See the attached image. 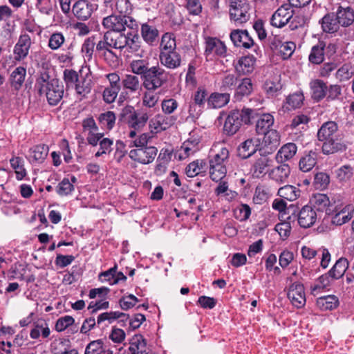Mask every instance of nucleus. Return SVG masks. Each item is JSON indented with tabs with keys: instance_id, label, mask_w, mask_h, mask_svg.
Segmentation results:
<instances>
[{
	"instance_id": "obj_21",
	"label": "nucleus",
	"mask_w": 354,
	"mask_h": 354,
	"mask_svg": "<svg viewBox=\"0 0 354 354\" xmlns=\"http://www.w3.org/2000/svg\"><path fill=\"white\" fill-rule=\"evenodd\" d=\"M50 334V330L46 321L42 318L33 322V328L30 332L32 339H38L40 336L47 338Z\"/></svg>"
},
{
	"instance_id": "obj_60",
	"label": "nucleus",
	"mask_w": 354,
	"mask_h": 354,
	"mask_svg": "<svg viewBox=\"0 0 354 354\" xmlns=\"http://www.w3.org/2000/svg\"><path fill=\"white\" fill-rule=\"evenodd\" d=\"M97 52L100 53V56L104 58L109 65L113 66L118 64V57L111 48L105 47V49L97 50Z\"/></svg>"
},
{
	"instance_id": "obj_15",
	"label": "nucleus",
	"mask_w": 354,
	"mask_h": 354,
	"mask_svg": "<svg viewBox=\"0 0 354 354\" xmlns=\"http://www.w3.org/2000/svg\"><path fill=\"white\" fill-rule=\"evenodd\" d=\"M288 298L296 308H300L304 306L306 300L304 286L300 283H292L289 287Z\"/></svg>"
},
{
	"instance_id": "obj_56",
	"label": "nucleus",
	"mask_w": 354,
	"mask_h": 354,
	"mask_svg": "<svg viewBox=\"0 0 354 354\" xmlns=\"http://www.w3.org/2000/svg\"><path fill=\"white\" fill-rule=\"evenodd\" d=\"M10 162L11 167L15 169L17 178L18 180H22L26 175L23 159L20 157H14L10 159Z\"/></svg>"
},
{
	"instance_id": "obj_18",
	"label": "nucleus",
	"mask_w": 354,
	"mask_h": 354,
	"mask_svg": "<svg viewBox=\"0 0 354 354\" xmlns=\"http://www.w3.org/2000/svg\"><path fill=\"white\" fill-rule=\"evenodd\" d=\"M94 6L86 0H78L72 8L74 15L80 20H87L92 15Z\"/></svg>"
},
{
	"instance_id": "obj_2",
	"label": "nucleus",
	"mask_w": 354,
	"mask_h": 354,
	"mask_svg": "<svg viewBox=\"0 0 354 354\" xmlns=\"http://www.w3.org/2000/svg\"><path fill=\"white\" fill-rule=\"evenodd\" d=\"M337 130V124L333 121L326 122L319 128L317 138L323 142L322 149L324 154H332L346 149V145L336 138Z\"/></svg>"
},
{
	"instance_id": "obj_39",
	"label": "nucleus",
	"mask_w": 354,
	"mask_h": 354,
	"mask_svg": "<svg viewBox=\"0 0 354 354\" xmlns=\"http://www.w3.org/2000/svg\"><path fill=\"white\" fill-rule=\"evenodd\" d=\"M198 150V148L196 144L191 141H186L177 151L175 157L180 160H183L194 155Z\"/></svg>"
},
{
	"instance_id": "obj_64",
	"label": "nucleus",
	"mask_w": 354,
	"mask_h": 354,
	"mask_svg": "<svg viewBox=\"0 0 354 354\" xmlns=\"http://www.w3.org/2000/svg\"><path fill=\"white\" fill-rule=\"evenodd\" d=\"M138 302V298L135 297L133 295L123 296L119 300L120 306L124 310H127L133 308Z\"/></svg>"
},
{
	"instance_id": "obj_32",
	"label": "nucleus",
	"mask_w": 354,
	"mask_h": 354,
	"mask_svg": "<svg viewBox=\"0 0 354 354\" xmlns=\"http://www.w3.org/2000/svg\"><path fill=\"white\" fill-rule=\"evenodd\" d=\"M129 319V315L119 311H111L101 313L97 319V324L100 326L102 322L107 321L111 324L116 319H120L119 322H124Z\"/></svg>"
},
{
	"instance_id": "obj_25",
	"label": "nucleus",
	"mask_w": 354,
	"mask_h": 354,
	"mask_svg": "<svg viewBox=\"0 0 354 354\" xmlns=\"http://www.w3.org/2000/svg\"><path fill=\"white\" fill-rule=\"evenodd\" d=\"M274 124V116L270 113H263L261 115L255 125V131L258 136L265 133L266 131L273 128Z\"/></svg>"
},
{
	"instance_id": "obj_52",
	"label": "nucleus",
	"mask_w": 354,
	"mask_h": 354,
	"mask_svg": "<svg viewBox=\"0 0 354 354\" xmlns=\"http://www.w3.org/2000/svg\"><path fill=\"white\" fill-rule=\"evenodd\" d=\"M176 40L174 35L171 33H165L162 37L160 45V52L175 51Z\"/></svg>"
},
{
	"instance_id": "obj_14",
	"label": "nucleus",
	"mask_w": 354,
	"mask_h": 354,
	"mask_svg": "<svg viewBox=\"0 0 354 354\" xmlns=\"http://www.w3.org/2000/svg\"><path fill=\"white\" fill-rule=\"evenodd\" d=\"M319 216V213L312 205H307L298 214V223L301 227L308 228L316 223Z\"/></svg>"
},
{
	"instance_id": "obj_54",
	"label": "nucleus",
	"mask_w": 354,
	"mask_h": 354,
	"mask_svg": "<svg viewBox=\"0 0 354 354\" xmlns=\"http://www.w3.org/2000/svg\"><path fill=\"white\" fill-rule=\"evenodd\" d=\"M142 86L145 89H155V66L149 68L142 75Z\"/></svg>"
},
{
	"instance_id": "obj_34",
	"label": "nucleus",
	"mask_w": 354,
	"mask_h": 354,
	"mask_svg": "<svg viewBox=\"0 0 354 354\" xmlns=\"http://www.w3.org/2000/svg\"><path fill=\"white\" fill-rule=\"evenodd\" d=\"M230 101V94L214 93L207 100V106L211 109H219L226 105Z\"/></svg>"
},
{
	"instance_id": "obj_13",
	"label": "nucleus",
	"mask_w": 354,
	"mask_h": 354,
	"mask_svg": "<svg viewBox=\"0 0 354 354\" xmlns=\"http://www.w3.org/2000/svg\"><path fill=\"white\" fill-rule=\"evenodd\" d=\"M354 212V206L343 203L335 205L333 209L332 223L337 225H342L352 218Z\"/></svg>"
},
{
	"instance_id": "obj_35",
	"label": "nucleus",
	"mask_w": 354,
	"mask_h": 354,
	"mask_svg": "<svg viewBox=\"0 0 354 354\" xmlns=\"http://www.w3.org/2000/svg\"><path fill=\"white\" fill-rule=\"evenodd\" d=\"M260 136H263L261 144L265 147L273 148L277 147L280 143L281 136L278 131L274 128L268 130L265 133H262Z\"/></svg>"
},
{
	"instance_id": "obj_8",
	"label": "nucleus",
	"mask_w": 354,
	"mask_h": 354,
	"mask_svg": "<svg viewBox=\"0 0 354 354\" xmlns=\"http://www.w3.org/2000/svg\"><path fill=\"white\" fill-rule=\"evenodd\" d=\"M102 24L107 31L123 32L126 26L130 29L136 28L138 25L133 18H125L122 15H111L103 19Z\"/></svg>"
},
{
	"instance_id": "obj_26",
	"label": "nucleus",
	"mask_w": 354,
	"mask_h": 354,
	"mask_svg": "<svg viewBox=\"0 0 354 354\" xmlns=\"http://www.w3.org/2000/svg\"><path fill=\"white\" fill-rule=\"evenodd\" d=\"M322 30L326 33H335L338 31L339 24L335 13H328L319 21Z\"/></svg>"
},
{
	"instance_id": "obj_11",
	"label": "nucleus",
	"mask_w": 354,
	"mask_h": 354,
	"mask_svg": "<svg viewBox=\"0 0 354 354\" xmlns=\"http://www.w3.org/2000/svg\"><path fill=\"white\" fill-rule=\"evenodd\" d=\"M354 212V206L343 203L335 205L333 209L332 223L337 225H342L352 218Z\"/></svg>"
},
{
	"instance_id": "obj_5",
	"label": "nucleus",
	"mask_w": 354,
	"mask_h": 354,
	"mask_svg": "<svg viewBox=\"0 0 354 354\" xmlns=\"http://www.w3.org/2000/svg\"><path fill=\"white\" fill-rule=\"evenodd\" d=\"M148 118L147 113H138L133 106H126L119 114L118 122L127 125L130 129L140 130L145 126Z\"/></svg>"
},
{
	"instance_id": "obj_20",
	"label": "nucleus",
	"mask_w": 354,
	"mask_h": 354,
	"mask_svg": "<svg viewBox=\"0 0 354 354\" xmlns=\"http://www.w3.org/2000/svg\"><path fill=\"white\" fill-rule=\"evenodd\" d=\"M230 39L238 47L250 48L254 45V41L247 30H234L230 34Z\"/></svg>"
},
{
	"instance_id": "obj_58",
	"label": "nucleus",
	"mask_w": 354,
	"mask_h": 354,
	"mask_svg": "<svg viewBox=\"0 0 354 354\" xmlns=\"http://www.w3.org/2000/svg\"><path fill=\"white\" fill-rule=\"evenodd\" d=\"M252 82L250 78H243L238 85L236 93L238 95L245 96L250 95L252 91Z\"/></svg>"
},
{
	"instance_id": "obj_24",
	"label": "nucleus",
	"mask_w": 354,
	"mask_h": 354,
	"mask_svg": "<svg viewBox=\"0 0 354 354\" xmlns=\"http://www.w3.org/2000/svg\"><path fill=\"white\" fill-rule=\"evenodd\" d=\"M297 151V147L295 143L288 142L283 145L277 151L275 159L277 162H284L292 159Z\"/></svg>"
},
{
	"instance_id": "obj_49",
	"label": "nucleus",
	"mask_w": 354,
	"mask_h": 354,
	"mask_svg": "<svg viewBox=\"0 0 354 354\" xmlns=\"http://www.w3.org/2000/svg\"><path fill=\"white\" fill-rule=\"evenodd\" d=\"M205 168L206 164L203 160H196L187 166L185 172L188 177L192 178L203 171Z\"/></svg>"
},
{
	"instance_id": "obj_6",
	"label": "nucleus",
	"mask_w": 354,
	"mask_h": 354,
	"mask_svg": "<svg viewBox=\"0 0 354 354\" xmlns=\"http://www.w3.org/2000/svg\"><path fill=\"white\" fill-rule=\"evenodd\" d=\"M252 110L250 109H243L241 111L239 110H232L226 117L223 124V132L227 136L235 134L240 129L243 122L248 124L250 122Z\"/></svg>"
},
{
	"instance_id": "obj_41",
	"label": "nucleus",
	"mask_w": 354,
	"mask_h": 354,
	"mask_svg": "<svg viewBox=\"0 0 354 354\" xmlns=\"http://www.w3.org/2000/svg\"><path fill=\"white\" fill-rule=\"evenodd\" d=\"M310 203L318 213L326 209L330 205V201L328 196L324 194H315L310 199Z\"/></svg>"
},
{
	"instance_id": "obj_43",
	"label": "nucleus",
	"mask_w": 354,
	"mask_h": 354,
	"mask_svg": "<svg viewBox=\"0 0 354 354\" xmlns=\"http://www.w3.org/2000/svg\"><path fill=\"white\" fill-rule=\"evenodd\" d=\"M348 267V262L346 259L340 258L337 260L333 267L328 272L329 275L337 279L342 277Z\"/></svg>"
},
{
	"instance_id": "obj_4",
	"label": "nucleus",
	"mask_w": 354,
	"mask_h": 354,
	"mask_svg": "<svg viewBox=\"0 0 354 354\" xmlns=\"http://www.w3.org/2000/svg\"><path fill=\"white\" fill-rule=\"evenodd\" d=\"M229 158L228 149L221 146L212 157L209 158V176L215 182L221 181L226 176L225 164Z\"/></svg>"
},
{
	"instance_id": "obj_1",
	"label": "nucleus",
	"mask_w": 354,
	"mask_h": 354,
	"mask_svg": "<svg viewBox=\"0 0 354 354\" xmlns=\"http://www.w3.org/2000/svg\"><path fill=\"white\" fill-rule=\"evenodd\" d=\"M35 88L39 95H46L47 102L50 106L58 104L64 96L63 84L58 79H50L46 73L41 74L37 79Z\"/></svg>"
},
{
	"instance_id": "obj_38",
	"label": "nucleus",
	"mask_w": 354,
	"mask_h": 354,
	"mask_svg": "<svg viewBox=\"0 0 354 354\" xmlns=\"http://www.w3.org/2000/svg\"><path fill=\"white\" fill-rule=\"evenodd\" d=\"M325 43L319 41L317 44L313 46L309 55V61L315 64H321L324 59Z\"/></svg>"
},
{
	"instance_id": "obj_3",
	"label": "nucleus",
	"mask_w": 354,
	"mask_h": 354,
	"mask_svg": "<svg viewBox=\"0 0 354 354\" xmlns=\"http://www.w3.org/2000/svg\"><path fill=\"white\" fill-rule=\"evenodd\" d=\"M83 68L78 73L73 69H65L64 71V80L68 88H74L76 94L80 97V99L84 98L90 93L92 88V78L89 69L88 72L83 75Z\"/></svg>"
},
{
	"instance_id": "obj_27",
	"label": "nucleus",
	"mask_w": 354,
	"mask_h": 354,
	"mask_svg": "<svg viewBox=\"0 0 354 354\" xmlns=\"http://www.w3.org/2000/svg\"><path fill=\"white\" fill-rule=\"evenodd\" d=\"M48 147L44 144H40L30 148L29 150V160L31 163H41L46 158L48 153Z\"/></svg>"
},
{
	"instance_id": "obj_16",
	"label": "nucleus",
	"mask_w": 354,
	"mask_h": 354,
	"mask_svg": "<svg viewBox=\"0 0 354 354\" xmlns=\"http://www.w3.org/2000/svg\"><path fill=\"white\" fill-rule=\"evenodd\" d=\"M31 46V39L28 34L20 35L17 44L14 47L15 59L21 61L25 59L29 53Z\"/></svg>"
},
{
	"instance_id": "obj_57",
	"label": "nucleus",
	"mask_w": 354,
	"mask_h": 354,
	"mask_svg": "<svg viewBox=\"0 0 354 354\" xmlns=\"http://www.w3.org/2000/svg\"><path fill=\"white\" fill-rule=\"evenodd\" d=\"M98 120L102 125L106 127L107 129L111 130L115 125L116 117L113 111H108L101 113L99 115Z\"/></svg>"
},
{
	"instance_id": "obj_59",
	"label": "nucleus",
	"mask_w": 354,
	"mask_h": 354,
	"mask_svg": "<svg viewBox=\"0 0 354 354\" xmlns=\"http://www.w3.org/2000/svg\"><path fill=\"white\" fill-rule=\"evenodd\" d=\"M141 35L144 41L149 45L155 41V28L147 24H143L141 27Z\"/></svg>"
},
{
	"instance_id": "obj_44",
	"label": "nucleus",
	"mask_w": 354,
	"mask_h": 354,
	"mask_svg": "<svg viewBox=\"0 0 354 354\" xmlns=\"http://www.w3.org/2000/svg\"><path fill=\"white\" fill-rule=\"evenodd\" d=\"M330 277H331L329 274H323L319 277L311 286V293L316 295L322 290L327 289L330 286L331 283Z\"/></svg>"
},
{
	"instance_id": "obj_7",
	"label": "nucleus",
	"mask_w": 354,
	"mask_h": 354,
	"mask_svg": "<svg viewBox=\"0 0 354 354\" xmlns=\"http://www.w3.org/2000/svg\"><path fill=\"white\" fill-rule=\"evenodd\" d=\"M231 21L236 25L246 23L250 17V6L247 0H228Z\"/></svg>"
},
{
	"instance_id": "obj_47",
	"label": "nucleus",
	"mask_w": 354,
	"mask_h": 354,
	"mask_svg": "<svg viewBox=\"0 0 354 354\" xmlns=\"http://www.w3.org/2000/svg\"><path fill=\"white\" fill-rule=\"evenodd\" d=\"M316 163L317 155L315 152L310 151L300 159L299 166L300 170L304 172H308L315 166Z\"/></svg>"
},
{
	"instance_id": "obj_53",
	"label": "nucleus",
	"mask_w": 354,
	"mask_h": 354,
	"mask_svg": "<svg viewBox=\"0 0 354 354\" xmlns=\"http://www.w3.org/2000/svg\"><path fill=\"white\" fill-rule=\"evenodd\" d=\"M124 88L134 93L140 87V80L138 76L134 75H126L122 81Z\"/></svg>"
},
{
	"instance_id": "obj_51",
	"label": "nucleus",
	"mask_w": 354,
	"mask_h": 354,
	"mask_svg": "<svg viewBox=\"0 0 354 354\" xmlns=\"http://www.w3.org/2000/svg\"><path fill=\"white\" fill-rule=\"evenodd\" d=\"M281 84L277 77L268 79L263 84V90L268 96L273 97L280 91Z\"/></svg>"
},
{
	"instance_id": "obj_37",
	"label": "nucleus",
	"mask_w": 354,
	"mask_h": 354,
	"mask_svg": "<svg viewBox=\"0 0 354 354\" xmlns=\"http://www.w3.org/2000/svg\"><path fill=\"white\" fill-rule=\"evenodd\" d=\"M310 87L313 99L319 101L326 96L327 86L322 80H312L310 82Z\"/></svg>"
},
{
	"instance_id": "obj_40",
	"label": "nucleus",
	"mask_w": 354,
	"mask_h": 354,
	"mask_svg": "<svg viewBox=\"0 0 354 354\" xmlns=\"http://www.w3.org/2000/svg\"><path fill=\"white\" fill-rule=\"evenodd\" d=\"M133 7L129 0H114L113 13H119L125 18H133L129 16Z\"/></svg>"
},
{
	"instance_id": "obj_62",
	"label": "nucleus",
	"mask_w": 354,
	"mask_h": 354,
	"mask_svg": "<svg viewBox=\"0 0 354 354\" xmlns=\"http://www.w3.org/2000/svg\"><path fill=\"white\" fill-rule=\"evenodd\" d=\"M336 177L339 181H348L353 176V168L348 165H344L335 171Z\"/></svg>"
},
{
	"instance_id": "obj_55",
	"label": "nucleus",
	"mask_w": 354,
	"mask_h": 354,
	"mask_svg": "<svg viewBox=\"0 0 354 354\" xmlns=\"http://www.w3.org/2000/svg\"><path fill=\"white\" fill-rule=\"evenodd\" d=\"M105 348L102 339L90 342L85 348L84 354H104Z\"/></svg>"
},
{
	"instance_id": "obj_46",
	"label": "nucleus",
	"mask_w": 354,
	"mask_h": 354,
	"mask_svg": "<svg viewBox=\"0 0 354 354\" xmlns=\"http://www.w3.org/2000/svg\"><path fill=\"white\" fill-rule=\"evenodd\" d=\"M317 306L322 310H333L338 306V299L334 295H327L317 299Z\"/></svg>"
},
{
	"instance_id": "obj_10",
	"label": "nucleus",
	"mask_w": 354,
	"mask_h": 354,
	"mask_svg": "<svg viewBox=\"0 0 354 354\" xmlns=\"http://www.w3.org/2000/svg\"><path fill=\"white\" fill-rule=\"evenodd\" d=\"M294 15V10L290 4L280 6L272 15L270 24L276 28L285 26Z\"/></svg>"
},
{
	"instance_id": "obj_28",
	"label": "nucleus",
	"mask_w": 354,
	"mask_h": 354,
	"mask_svg": "<svg viewBox=\"0 0 354 354\" xmlns=\"http://www.w3.org/2000/svg\"><path fill=\"white\" fill-rule=\"evenodd\" d=\"M339 26L347 27L354 22V11L350 7H339L335 14Z\"/></svg>"
},
{
	"instance_id": "obj_30",
	"label": "nucleus",
	"mask_w": 354,
	"mask_h": 354,
	"mask_svg": "<svg viewBox=\"0 0 354 354\" xmlns=\"http://www.w3.org/2000/svg\"><path fill=\"white\" fill-rule=\"evenodd\" d=\"M290 174V168L288 165L283 164L272 169L269 173L270 177L279 183L287 181Z\"/></svg>"
},
{
	"instance_id": "obj_45",
	"label": "nucleus",
	"mask_w": 354,
	"mask_h": 354,
	"mask_svg": "<svg viewBox=\"0 0 354 354\" xmlns=\"http://www.w3.org/2000/svg\"><path fill=\"white\" fill-rule=\"evenodd\" d=\"M277 194L289 201H295L300 195V190L292 185H286L279 189Z\"/></svg>"
},
{
	"instance_id": "obj_48",
	"label": "nucleus",
	"mask_w": 354,
	"mask_h": 354,
	"mask_svg": "<svg viewBox=\"0 0 354 354\" xmlns=\"http://www.w3.org/2000/svg\"><path fill=\"white\" fill-rule=\"evenodd\" d=\"M354 76V65L351 63H346L336 71L335 77L339 82L349 80Z\"/></svg>"
},
{
	"instance_id": "obj_61",
	"label": "nucleus",
	"mask_w": 354,
	"mask_h": 354,
	"mask_svg": "<svg viewBox=\"0 0 354 354\" xmlns=\"http://www.w3.org/2000/svg\"><path fill=\"white\" fill-rule=\"evenodd\" d=\"M65 37L62 32L53 33L48 40V47L51 50L59 49L64 43Z\"/></svg>"
},
{
	"instance_id": "obj_42",
	"label": "nucleus",
	"mask_w": 354,
	"mask_h": 354,
	"mask_svg": "<svg viewBox=\"0 0 354 354\" xmlns=\"http://www.w3.org/2000/svg\"><path fill=\"white\" fill-rule=\"evenodd\" d=\"M304 99V95L300 92L290 94L287 97L283 108L287 111L299 108L303 104Z\"/></svg>"
},
{
	"instance_id": "obj_23",
	"label": "nucleus",
	"mask_w": 354,
	"mask_h": 354,
	"mask_svg": "<svg viewBox=\"0 0 354 354\" xmlns=\"http://www.w3.org/2000/svg\"><path fill=\"white\" fill-rule=\"evenodd\" d=\"M261 145L259 138H250L244 141L239 147V154L243 158H247L252 156Z\"/></svg>"
},
{
	"instance_id": "obj_63",
	"label": "nucleus",
	"mask_w": 354,
	"mask_h": 354,
	"mask_svg": "<svg viewBox=\"0 0 354 354\" xmlns=\"http://www.w3.org/2000/svg\"><path fill=\"white\" fill-rule=\"evenodd\" d=\"M330 183L329 176L324 172L316 174L314 178V184L317 189H323L327 187Z\"/></svg>"
},
{
	"instance_id": "obj_19",
	"label": "nucleus",
	"mask_w": 354,
	"mask_h": 354,
	"mask_svg": "<svg viewBox=\"0 0 354 354\" xmlns=\"http://www.w3.org/2000/svg\"><path fill=\"white\" fill-rule=\"evenodd\" d=\"M255 64L256 58L253 55H246L239 59L234 68L239 75H246L253 72Z\"/></svg>"
},
{
	"instance_id": "obj_9",
	"label": "nucleus",
	"mask_w": 354,
	"mask_h": 354,
	"mask_svg": "<svg viewBox=\"0 0 354 354\" xmlns=\"http://www.w3.org/2000/svg\"><path fill=\"white\" fill-rule=\"evenodd\" d=\"M126 34L122 32L106 31L101 40L96 45V50L109 48L122 50L124 48L126 43Z\"/></svg>"
},
{
	"instance_id": "obj_31",
	"label": "nucleus",
	"mask_w": 354,
	"mask_h": 354,
	"mask_svg": "<svg viewBox=\"0 0 354 354\" xmlns=\"http://www.w3.org/2000/svg\"><path fill=\"white\" fill-rule=\"evenodd\" d=\"M160 60L169 68H176L180 64V55L176 51L160 52Z\"/></svg>"
},
{
	"instance_id": "obj_50",
	"label": "nucleus",
	"mask_w": 354,
	"mask_h": 354,
	"mask_svg": "<svg viewBox=\"0 0 354 354\" xmlns=\"http://www.w3.org/2000/svg\"><path fill=\"white\" fill-rule=\"evenodd\" d=\"M96 45L94 37H88L84 40L81 50L85 61L90 62L92 60L95 46Z\"/></svg>"
},
{
	"instance_id": "obj_22",
	"label": "nucleus",
	"mask_w": 354,
	"mask_h": 354,
	"mask_svg": "<svg viewBox=\"0 0 354 354\" xmlns=\"http://www.w3.org/2000/svg\"><path fill=\"white\" fill-rule=\"evenodd\" d=\"M149 348L141 335H135L129 342V354H147Z\"/></svg>"
},
{
	"instance_id": "obj_17",
	"label": "nucleus",
	"mask_w": 354,
	"mask_h": 354,
	"mask_svg": "<svg viewBox=\"0 0 354 354\" xmlns=\"http://www.w3.org/2000/svg\"><path fill=\"white\" fill-rule=\"evenodd\" d=\"M226 53V46L217 38L208 37L205 41V55L207 57L218 55L223 56Z\"/></svg>"
},
{
	"instance_id": "obj_29",
	"label": "nucleus",
	"mask_w": 354,
	"mask_h": 354,
	"mask_svg": "<svg viewBox=\"0 0 354 354\" xmlns=\"http://www.w3.org/2000/svg\"><path fill=\"white\" fill-rule=\"evenodd\" d=\"M272 160L266 156H261L254 163L251 171L253 176L260 178L263 176L270 166Z\"/></svg>"
},
{
	"instance_id": "obj_33",
	"label": "nucleus",
	"mask_w": 354,
	"mask_h": 354,
	"mask_svg": "<svg viewBox=\"0 0 354 354\" xmlns=\"http://www.w3.org/2000/svg\"><path fill=\"white\" fill-rule=\"evenodd\" d=\"M26 76V70L23 66L17 67L12 73L10 77L11 86L16 91H19L23 86Z\"/></svg>"
},
{
	"instance_id": "obj_12",
	"label": "nucleus",
	"mask_w": 354,
	"mask_h": 354,
	"mask_svg": "<svg viewBox=\"0 0 354 354\" xmlns=\"http://www.w3.org/2000/svg\"><path fill=\"white\" fill-rule=\"evenodd\" d=\"M354 212V206L343 203L335 205L333 209L332 223L337 225H342L352 218Z\"/></svg>"
},
{
	"instance_id": "obj_36",
	"label": "nucleus",
	"mask_w": 354,
	"mask_h": 354,
	"mask_svg": "<svg viewBox=\"0 0 354 354\" xmlns=\"http://www.w3.org/2000/svg\"><path fill=\"white\" fill-rule=\"evenodd\" d=\"M173 151L174 148L171 145H167L160 150L158 156L159 164L157 166L158 168H156V172L158 170L160 171V173L165 171L166 165H167L171 160Z\"/></svg>"
}]
</instances>
